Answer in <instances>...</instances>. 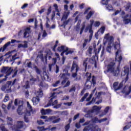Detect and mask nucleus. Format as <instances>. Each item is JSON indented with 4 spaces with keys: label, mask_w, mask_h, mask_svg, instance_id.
<instances>
[{
    "label": "nucleus",
    "mask_w": 131,
    "mask_h": 131,
    "mask_svg": "<svg viewBox=\"0 0 131 131\" xmlns=\"http://www.w3.org/2000/svg\"><path fill=\"white\" fill-rule=\"evenodd\" d=\"M114 38L113 36H110V34H106L103 39V45L105 46L108 45L106 48V51L108 54H111V49L112 47H114L115 50H117V52H116V61L119 62V64H120L121 60H122V56H121V51H120V43L118 42H116L113 43Z\"/></svg>",
    "instance_id": "f257e3e1"
},
{
    "label": "nucleus",
    "mask_w": 131,
    "mask_h": 131,
    "mask_svg": "<svg viewBox=\"0 0 131 131\" xmlns=\"http://www.w3.org/2000/svg\"><path fill=\"white\" fill-rule=\"evenodd\" d=\"M107 72L111 73L114 76H117L119 74V67H116L115 60L109 63L107 67Z\"/></svg>",
    "instance_id": "f03ea898"
},
{
    "label": "nucleus",
    "mask_w": 131,
    "mask_h": 131,
    "mask_svg": "<svg viewBox=\"0 0 131 131\" xmlns=\"http://www.w3.org/2000/svg\"><path fill=\"white\" fill-rule=\"evenodd\" d=\"M58 89H53V92H54L51 94V99L47 105L45 106V108H48V107L51 106H56L58 104V100L55 99L57 98V95L60 94V91H56Z\"/></svg>",
    "instance_id": "7ed1b4c3"
},
{
    "label": "nucleus",
    "mask_w": 131,
    "mask_h": 131,
    "mask_svg": "<svg viewBox=\"0 0 131 131\" xmlns=\"http://www.w3.org/2000/svg\"><path fill=\"white\" fill-rule=\"evenodd\" d=\"M83 129V131H101V128H99L98 125L93 123H91V121H87L85 122L83 125H88Z\"/></svg>",
    "instance_id": "20e7f679"
},
{
    "label": "nucleus",
    "mask_w": 131,
    "mask_h": 131,
    "mask_svg": "<svg viewBox=\"0 0 131 131\" xmlns=\"http://www.w3.org/2000/svg\"><path fill=\"white\" fill-rule=\"evenodd\" d=\"M95 58H98L97 56H93L91 58H86L84 60L83 62V66L84 67L85 70H86L88 68V65L89 64H94V67L97 68V60H96Z\"/></svg>",
    "instance_id": "39448f33"
},
{
    "label": "nucleus",
    "mask_w": 131,
    "mask_h": 131,
    "mask_svg": "<svg viewBox=\"0 0 131 131\" xmlns=\"http://www.w3.org/2000/svg\"><path fill=\"white\" fill-rule=\"evenodd\" d=\"M86 75L87 76V80L85 83V88L86 90H89V89H91L92 84H93V86H95V85L96 84V80L93 78L92 81H90V79L92 78V74L91 73H86Z\"/></svg>",
    "instance_id": "423d86ee"
},
{
    "label": "nucleus",
    "mask_w": 131,
    "mask_h": 131,
    "mask_svg": "<svg viewBox=\"0 0 131 131\" xmlns=\"http://www.w3.org/2000/svg\"><path fill=\"white\" fill-rule=\"evenodd\" d=\"M17 81V79H15L12 82V81H8V84L4 85L1 87V90L5 93H11L12 90H11V87L10 85H14Z\"/></svg>",
    "instance_id": "0eeeda50"
},
{
    "label": "nucleus",
    "mask_w": 131,
    "mask_h": 131,
    "mask_svg": "<svg viewBox=\"0 0 131 131\" xmlns=\"http://www.w3.org/2000/svg\"><path fill=\"white\" fill-rule=\"evenodd\" d=\"M36 97H33L32 99V102H33V105H37L39 102L40 99L39 98H41L42 96H43V93H42V91L41 89L39 90L36 93Z\"/></svg>",
    "instance_id": "6e6552de"
},
{
    "label": "nucleus",
    "mask_w": 131,
    "mask_h": 131,
    "mask_svg": "<svg viewBox=\"0 0 131 131\" xmlns=\"http://www.w3.org/2000/svg\"><path fill=\"white\" fill-rule=\"evenodd\" d=\"M12 71L13 69L12 68H9V67H4L1 70V72L2 73H6V75L5 76V78L3 79L2 81H6L7 80V78H8V76L11 75Z\"/></svg>",
    "instance_id": "1a4fd4ad"
},
{
    "label": "nucleus",
    "mask_w": 131,
    "mask_h": 131,
    "mask_svg": "<svg viewBox=\"0 0 131 131\" xmlns=\"http://www.w3.org/2000/svg\"><path fill=\"white\" fill-rule=\"evenodd\" d=\"M57 50L58 52H62V53H61V56H63L64 54L67 56V55L73 53V51L69 50L66 46H64L58 47Z\"/></svg>",
    "instance_id": "9d476101"
},
{
    "label": "nucleus",
    "mask_w": 131,
    "mask_h": 131,
    "mask_svg": "<svg viewBox=\"0 0 131 131\" xmlns=\"http://www.w3.org/2000/svg\"><path fill=\"white\" fill-rule=\"evenodd\" d=\"M79 70V68L76 63V62L74 61L71 68V72H72V77L75 78L77 76V72Z\"/></svg>",
    "instance_id": "9b49d317"
},
{
    "label": "nucleus",
    "mask_w": 131,
    "mask_h": 131,
    "mask_svg": "<svg viewBox=\"0 0 131 131\" xmlns=\"http://www.w3.org/2000/svg\"><path fill=\"white\" fill-rule=\"evenodd\" d=\"M27 109L26 112L25 114L24 119L26 122H28V116H30V113L32 112V106L29 103V102H27Z\"/></svg>",
    "instance_id": "f8f14e48"
},
{
    "label": "nucleus",
    "mask_w": 131,
    "mask_h": 131,
    "mask_svg": "<svg viewBox=\"0 0 131 131\" xmlns=\"http://www.w3.org/2000/svg\"><path fill=\"white\" fill-rule=\"evenodd\" d=\"M129 73V67L125 66L123 68L121 76H126V81L128 79V74Z\"/></svg>",
    "instance_id": "ddd939ff"
},
{
    "label": "nucleus",
    "mask_w": 131,
    "mask_h": 131,
    "mask_svg": "<svg viewBox=\"0 0 131 131\" xmlns=\"http://www.w3.org/2000/svg\"><path fill=\"white\" fill-rule=\"evenodd\" d=\"M23 121H18L16 123V125H13L11 128L13 131H19L20 128L23 127Z\"/></svg>",
    "instance_id": "4468645a"
},
{
    "label": "nucleus",
    "mask_w": 131,
    "mask_h": 131,
    "mask_svg": "<svg viewBox=\"0 0 131 131\" xmlns=\"http://www.w3.org/2000/svg\"><path fill=\"white\" fill-rule=\"evenodd\" d=\"M48 58L49 60H51V59H52V52H51V50H47L45 51V57L44 58L45 62H44V64H47Z\"/></svg>",
    "instance_id": "2eb2a0df"
},
{
    "label": "nucleus",
    "mask_w": 131,
    "mask_h": 131,
    "mask_svg": "<svg viewBox=\"0 0 131 131\" xmlns=\"http://www.w3.org/2000/svg\"><path fill=\"white\" fill-rule=\"evenodd\" d=\"M123 85L122 82H121L120 83L118 82H116L114 83L113 86L115 92H116V91H119L122 88Z\"/></svg>",
    "instance_id": "dca6fc26"
},
{
    "label": "nucleus",
    "mask_w": 131,
    "mask_h": 131,
    "mask_svg": "<svg viewBox=\"0 0 131 131\" xmlns=\"http://www.w3.org/2000/svg\"><path fill=\"white\" fill-rule=\"evenodd\" d=\"M41 78L42 80H46L47 81H51V78L49 77V75L47 73V72L43 71L42 74H41Z\"/></svg>",
    "instance_id": "f3484780"
},
{
    "label": "nucleus",
    "mask_w": 131,
    "mask_h": 131,
    "mask_svg": "<svg viewBox=\"0 0 131 131\" xmlns=\"http://www.w3.org/2000/svg\"><path fill=\"white\" fill-rule=\"evenodd\" d=\"M23 101H19L18 102V108L17 109V113L19 115H22L23 113Z\"/></svg>",
    "instance_id": "a211bd4d"
},
{
    "label": "nucleus",
    "mask_w": 131,
    "mask_h": 131,
    "mask_svg": "<svg viewBox=\"0 0 131 131\" xmlns=\"http://www.w3.org/2000/svg\"><path fill=\"white\" fill-rule=\"evenodd\" d=\"M83 112H84L85 113H87L84 115V117H86L87 118H92V114H91V110H89L88 108H84L83 110Z\"/></svg>",
    "instance_id": "6ab92c4d"
},
{
    "label": "nucleus",
    "mask_w": 131,
    "mask_h": 131,
    "mask_svg": "<svg viewBox=\"0 0 131 131\" xmlns=\"http://www.w3.org/2000/svg\"><path fill=\"white\" fill-rule=\"evenodd\" d=\"M30 33H31V30H30V28H26L24 33V38H27V37H29Z\"/></svg>",
    "instance_id": "aec40b11"
},
{
    "label": "nucleus",
    "mask_w": 131,
    "mask_h": 131,
    "mask_svg": "<svg viewBox=\"0 0 131 131\" xmlns=\"http://www.w3.org/2000/svg\"><path fill=\"white\" fill-rule=\"evenodd\" d=\"M122 93L123 94H124L126 96H128V95H129L131 93V86L128 87L127 90L126 89V87H125L124 89L122 90Z\"/></svg>",
    "instance_id": "412c9836"
},
{
    "label": "nucleus",
    "mask_w": 131,
    "mask_h": 131,
    "mask_svg": "<svg viewBox=\"0 0 131 131\" xmlns=\"http://www.w3.org/2000/svg\"><path fill=\"white\" fill-rule=\"evenodd\" d=\"M48 120H50V121H52L53 123H58L59 121H60V118H57L55 116H52L48 119Z\"/></svg>",
    "instance_id": "4be33fe9"
},
{
    "label": "nucleus",
    "mask_w": 131,
    "mask_h": 131,
    "mask_svg": "<svg viewBox=\"0 0 131 131\" xmlns=\"http://www.w3.org/2000/svg\"><path fill=\"white\" fill-rule=\"evenodd\" d=\"M52 112V110L50 109H46L45 110L42 108L41 110V113L42 115H49Z\"/></svg>",
    "instance_id": "5701e85b"
},
{
    "label": "nucleus",
    "mask_w": 131,
    "mask_h": 131,
    "mask_svg": "<svg viewBox=\"0 0 131 131\" xmlns=\"http://www.w3.org/2000/svg\"><path fill=\"white\" fill-rule=\"evenodd\" d=\"M106 120H107L106 118L99 120L98 118L95 117L93 119V121L95 123H101V122H104V121H106Z\"/></svg>",
    "instance_id": "b1692460"
},
{
    "label": "nucleus",
    "mask_w": 131,
    "mask_h": 131,
    "mask_svg": "<svg viewBox=\"0 0 131 131\" xmlns=\"http://www.w3.org/2000/svg\"><path fill=\"white\" fill-rule=\"evenodd\" d=\"M102 108L101 106H94L93 107L92 109H91V114L92 113H94V112H99L100 110Z\"/></svg>",
    "instance_id": "393cba45"
},
{
    "label": "nucleus",
    "mask_w": 131,
    "mask_h": 131,
    "mask_svg": "<svg viewBox=\"0 0 131 131\" xmlns=\"http://www.w3.org/2000/svg\"><path fill=\"white\" fill-rule=\"evenodd\" d=\"M59 76L60 77H61V78L63 79V80L61 82V84H64V83L66 82V80L68 79V78H67V76L66 75V74H60Z\"/></svg>",
    "instance_id": "a878e982"
},
{
    "label": "nucleus",
    "mask_w": 131,
    "mask_h": 131,
    "mask_svg": "<svg viewBox=\"0 0 131 131\" xmlns=\"http://www.w3.org/2000/svg\"><path fill=\"white\" fill-rule=\"evenodd\" d=\"M109 109H110L109 106L106 107L105 108L104 112H103L102 114L99 115V117H103V116H104V115H106V114H107V113H108V111Z\"/></svg>",
    "instance_id": "bb28decb"
},
{
    "label": "nucleus",
    "mask_w": 131,
    "mask_h": 131,
    "mask_svg": "<svg viewBox=\"0 0 131 131\" xmlns=\"http://www.w3.org/2000/svg\"><path fill=\"white\" fill-rule=\"evenodd\" d=\"M52 62H53V63L49 65V71H51L52 66H53V65H55V64H56V63H57V59L55 58H53L52 59Z\"/></svg>",
    "instance_id": "cd10ccee"
},
{
    "label": "nucleus",
    "mask_w": 131,
    "mask_h": 131,
    "mask_svg": "<svg viewBox=\"0 0 131 131\" xmlns=\"http://www.w3.org/2000/svg\"><path fill=\"white\" fill-rule=\"evenodd\" d=\"M95 92H96V89H95L92 92L91 94H90L89 97H88L86 99V101L87 102H89L90 101H91V99H92V97H93V96L94 95V93H95Z\"/></svg>",
    "instance_id": "c85d7f7f"
},
{
    "label": "nucleus",
    "mask_w": 131,
    "mask_h": 131,
    "mask_svg": "<svg viewBox=\"0 0 131 131\" xmlns=\"http://www.w3.org/2000/svg\"><path fill=\"white\" fill-rule=\"evenodd\" d=\"M94 11H90L88 15L86 16V19L88 20H89L90 19V18H91L92 17V16H93V15H94Z\"/></svg>",
    "instance_id": "c756f323"
},
{
    "label": "nucleus",
    "mask_w": 131,
    "mask_h": 131,
    "mask_svg": "<svg viewBox=\"0 0 131 131\" xmlns=\"http://www.w3.org/2000/svg\"><path fill=\"white\" fill-rule=\"evenodd\" d=\"M92 28H93V27L91 26H90L89 25H88V26L86 27V28L84 29V32H86L87 31H89V30L90 32V30H92Z\"/></svg>",
    "instance_id": "7c9ffc66"
},
{
    "label": "nucleus",
    "mask_w": 131,
    "mask_h": 131,
    "mask_svg": "<svg viewBox=\"0 0 131 131\" xmlns=\"http://www.w3.org/2000/svg\"><path fill=\"white\" fill-rule=\"evenodd\" d=\"M7 122H8V125H12V123L13 122V119H12V118L8 117Z\"/></svg>",
    "instance_id": "2f4dec72"
},
{
    "label": "nucleus",
    "mask_w": 131,
    "mask_h": 131,
    "mask_svg": "<svg viewBox=\"0 0 131 131\" xmlns=\"http://www.w3.org/2000/svg\"><path fill=\"white\" fill-rule=\"evenodd\" d=\"M105 56H106V52L105 51V49L103 48L101 51L100 57L101 58H103V59H104V58H105Z\"/></svg>",
    "instance_id": "473e14b6"
},
{
    "label": "nucleus",
    "mask_w": 131,
    "mask_h": 131,
    "mask_svg": "<svg viewBox=\"0 0 131 131\" xmlns=\"http://www.w3.org/2000/svg\"><path fill=\"white\" fill-rule=\"evenodd\" d=\"M105 31V27H102L98 31L97 33H101V34H103Z\"/></svg>",
    "instance_id": "72a5a7b5"
},
{
    "label": "nucleus",
    "mask_w": 131,
    "mask_h": 131,
    "mask_svg": "<svg viewBox=\"0 0 131 131\" xmlns=\"http://www.w3.org/2000/svg\"><path fill=\"white\" fill-rule=\"evenodd\" d=\"M106 10L108 11H113V7L111 5H106Z\"/></svg>",
    "instance_id": "f704fd0d"
},
{
    "label": "nucleus",
    "mask_w": 131,
    "mask_h": 131,
    "mask_svg": "<svg viewBox=\"0 0 131 131\" xmlns=\"http://www.w3.org/2000/svg\"><path fill=\"white\" fill-rule=\"evenodd\" d=\"M94 49L96 55H97V54H99V53H100V51H101V47L99 48L98 49H96V46H94Z\"/></svg>",
    "instance_id": "c9c22d12"
},
{
    "label": "nucleus",
    "mask_w": 131,
    "mask_h": 131,
    "mask_svg": "<svg viewBox=\"0 0 131 131\" xmlns=\"http://www.w3.org/2000/svg\"><path fill=\"white\" fill-rule=\"evenodd\" d=\"M95 102H96V99L95 98V97H93L92 99V100L91 101H90L86 104V106H89V105H91V104H94V103H95Z\"/></svg>",
    "instance_id": "e433bc0d"
},
{
    "label": "nucleus",
    "mask_w": 131,
    "mask_h": 131,
    "mask_svg": "<svg viewBox=\"0 0 131 131\" xmlns=\"http://www.w3.org/2000/svg\"><path fill=\"white\" fill-rule=\"evenodd\" d=\"M37 128L39 129V131H46L49 129V128H45L44 126L38 127Z\"/></svg>",
    "instance_id": "4c0bfd02"
},
{
    "label": "nucleus",
    "mask_w": 131,
    "mask_h": 131,
    "mask_svg": "<svg viewBox=\"0 0 131 131\" xmlns=\"http://www.w3.org/2000/svg\"><path fill=\"white\" fill-rule=\"evenodd\" d=\"M69 23V20L63 21V24L62 25H61V27H63V28H65L66 25H67V24H68Z\"/></svg>",
    "instance_id": "58836bf2"
},
{
    "label": "nucleus",
    "mask_w": 131,
    "mask_h": 131,
    "mask_svg": "<svg viewBox=\"0 0 131 131\" xmlns=\"http://www.w3.org/2000/svg\"><path fill=\"white\" fill-rule=\"evenodd\" d=\"M34 68L35 70V71L37 74H40V70H39V69H38L37 67L35 66Z\"/></svg>",
    "instance_id": "ea45409f"
},
{
    "label": "nucleus",
    "mask_w": 131,
    "mask_h": 131,
    "mask_svg": "<svg viewBox=\"0 0 131 131\" xmlns=\"http://www.w3.org/2000/svg\"><path fill=\"white\" fill-rule=\"evenodd\" d=\"M62 106V103L57 104L56 105L53 106L54 109H59Z\"/></svg>",
    "instance_id": "a19ab883"
},
{
    "label": "nucleus",
    "mask_w": 131,
    "mask_h": 131,
    "mask_svg": "<svg viewBox=\"0 0 131 131\" xmlns=\"http://www.w3.org/2000/svg\"><path fill=\"white\" fill-rule=\"evenodd\" d=\"M17 57V54H15L14 55L12 56V59L11 60V61H15V60H16V59H19V57Z\"/></svg>",
    "instance_id": "79ce46f5"
},
{
    "label": "nucleus",
    "mask_w": 131,
    "mask_h": 131,
    "mask_svg": "<svg viewBox=\"0 0 131 131\" xmlns=\"http://www.w3.org/2000/svg\"><path fill=\"white\" fill-rule=\"evenodd\" d=\"M89 33H90V35H89V40L91 41L92 40L94 32H93V30H90Z\"/></svg>",
    "instance_id": "37998d69"
},
{
    "label": "nucleus",
    "mask_w": 131,
    "mask_h": 131,
    "mask_svg": "<svg viewBox=\"0 0 131 131\" xmlns=\"http://www.w3.org/2000/svg\"><path fill=\"white\" fill-rule=\"evenodd\" d=\"M59 84H60V80L57 81L55 83L53 84V86L56 88V86H58Z\"/></svg>",
    "instance_id": "c03bdc74"
},
{
    "label": "nucleus",
    "mask_w": 131,
    "mask_h": 131,
    "mask_svg": "<svg viewBox=\"0 0 131 131\" xmlns=\"http://www.w3.org/2000/svg\"><path fill=\"white\" fill-rule=\"evenodd\" d=\"M37 57L40 58V59H41V60L42 62L45 61L44 59H43V55L42 54H40L39 55H38Z\"/></svg>",
    "instance_id": "a18cd8bd"
},
{
    "label": "nucleus",
    "mask_w": 131,
    "mask_h": 131,
    "mask_svg": "<svg viewBox=\"0 0 131 131\" xmlns=\"http://www.w3.org/2000/svg\"><path fill=\"white\" fill-rule=\"evenodd\" d=\"M49 22H50V19L49 18H47V20L46 23V26L47 28H51V27L50 26V24H49Z\"/></svg>",
    "instance_id": "49530a36"
},
{
    "label": "nucleus",
    "mask_w": 131,
    "mask_h": 131,
    "mask_svg": "<svg viewBox=\"0 0 131 131\" xmlns=\"http://www.w3.org/2000/svg\"><path fill=\"white\" fill-rule=\"evenodd\" d=\"M85 27V25H84V24H83L82 26V27L80 29V34L81 35L82 34V33L83 32V30H84V28Z\"/></svg>",
    "instance_id": "de8ad7c7"
},
{
    "label": "nucleus",
    "mask_w": 131,
    "mask_h": 131,
    "mask_svg": "<svg viewBox=\"0 0 131 131\" xmlns=\"http://www.w3.org/2000/svg\"><path fill=\"white\" fill-rule=\"evenodd\" d=\"M10 45H11V41H8L7 43H6L4 46V50H6L7 48L10 46Z\"/></svg>",
    "instance_id": "09e8293b"
},
{
    "label": "nucleus",
    "mask_w": 131,
    "mask_h": 131,
    "mask_svg": "<svg viewBox=\"0 0 131 131\" xmlns=\"http://www.w3.org/2000/svg\"><path fill=\"white\" fill-rule=\"evenodd\" d=\"M59 43V41L58 40L56 41V44L54 45V46L53 47L52 50L53 51H54V52H55V51H56V48H57V47H58V43Z\"/></svg>",
    "instance_id": "8fccbe9b"
},
{
    "label": "nucleus",
    "mask_w": 131,
    "mask_h": 131,
    "mask_svg": "<svg viewBox=\"0 0 131 131\" xmlns=\"http://www.w3.org/2000/svg\"><path fill=\"white\" fill-rule=\"evenodd\" d=\"M88 41H89V40H88V39H85L84 40V42H83V45H82V48L83 49H84V48H85V46H86V43H88Z\"/></svg>",
    "instance_id": "3c124183"
},
{
    "label": "nucleus",
    "mask_w": 131,
    "mask_h": 131,
    "mask_svg": "<svg viewBox=\"0 0 131 131\" xmlns=\"http://www.w3.org/2000/svg\"><path fill=\"white\" fill-rule=\"evenodd\" d=\"M8 101H9V95L6 94L4 99V102L6 103V102H8Z\"/></svg>",
    "instance_id": "603ef678"
},
{
    "label": "nucleus",
    "mask_w": 131,
    "mask_h": 131,
    "mask_svg": "<svg viewBox=\"0 0 131 131\" xmlns=\"http://www.w3.org/2000/svg\"><path fill=\"white\" fill-rule=\"evenodd\" d=\"M101 23L99 21H95L94 23L95 27H99Z\"/></svg>",
    "instance_id": "864d4df0"
},
{
    "label": "nucleus",
    "mask_w": 131,
    "mask_h": 131,
    "mask_svg": "<svg viewBox=\"0 0 131 131\" xmlns=\"http://www.w3.org/2000/svg\"><path fill=\"white\" fill-rule=\"evenodd\" d=\"M108 2H109V0H102L101 4H102V5H106V6H107Z\"/></svg>",
    "instance_id": "5fc2aeb1"
},
{
    "label": "nucleus",
    "mask_w": 131,
    "mask_h": 131,
    "mask_svg": "<svg viewBox=\"0 0 131 131\" xmlns=\"http://www.w3.org/2000/svg\"><path fill=\"white\" fill-rule=\"evenodd\" d=\"M37 123H38L39 125H42V124H45V122H42V121L41 120H38V121H37Z\"/></svg>",
    "instance_id": "6e6d98bb"
},
{
    "label": "nucleus",
    "mask_w": 131,
    "mask_h": 131,
    "mask_svg": "<svg viewBox=\"0 0 131 131\" xmlns=\"http://www.w3.org/2000/svg\"><path fill=\"white\" fill-rule=\"evenodd\" d=\"M12 104H13V102H9L8 105V107H7V109L8 110H10V109H11V107H12Z\"/></svg>",
    "instance_id": "4d7b16f0"
},
{
    "label": "nucleus",
    "mask_w": 131,
    "mask_h": 131,
    "mask_svg": "<svg viewBox=\"0 0 131 131\" xmlns=\"http://www.w3.org/2000/svg\"><path fill=\"white\" fill-rule=\"evenodd\" d=\"M68 18L67 14H64L61 18V21H63V20H66Z\"/></svg>",
    "instance_id": "13d9d810"
},
{
    "label": "nucleus",
    "mask_w": 131,
    "mask_h": 131,
    "mask_svg": "<svg viewBox=\"0 0 131 131\" xmlns=\"http://www.w3.org/2000/svg\"><path fill=\"white\" fill-rule=\"evenodd\" d=\"M55 9L56 12H58L59 13V9H58V5L57 4H54L53 6Z\"/></svg>",
    "instance_id": "bf43d9fd"
},
{
    "label": "nucleus",
    "mask_w": 131,
    "mask_h": 131,
    "mask_svg": "<svg viewBox=\"0 0 131 131\" xmlns=\"http://www.w3.org/2000/svg\"><path fill=\"white\" fill-rule=\"evenodd\" d=\"M47 36H48V33H47V32L46 31V30H44L43 32V34L42 35V37H46Z\"/></svg>",
    "instance_id": "052dcab7"
},
{
    "label": "nucleus",
    "mask_w": 131,
    "mask_h": 131,
    "mask_svg": "<svg viewBox=\"0 0 131 131\" xmlns=\"http://www.w3.org/2000/svg\"><path fill=\"white\" fill-rule=\"evenodd\" d=\"M88 52L89 54H90V55H92V52H93V48H89L88 50Z\"/></svg>",
    "instance_id": "680f3d73"
},
{
    "label": "nucleus",
    "mask_w": 131,
    "mask_h": 131,
    "mask_svg": "<svg viewBox=\"0 0 131 131\" xmlns=\"http://www.w3.org/2000/svg\"><path fill=\"white\" fill-rule=\"evenodd\" d=\"M78 117H79V114H77V115L74 116L73 120H76V119H77V118H78Z\"/></svg>",
    "instance_id": "e2e57ef3"
},
{
    "label": "nucleus",
    "mask_w": 131,
    "mask_h": 131,
    "mask_svg": "<svg viewBox=\"0 0 131 131\" xmlns=\"http://www.w3.org/2000/svg\"><path fill=\"white\" fill-rule=\"evenodd\" d=\"M129 8H130V3H128L127 4L126 7V11H128V10H129Z\"/></svg>",
    "instance_id": "0e129e2a"
},
{
    "label": "nucleus",
    "mask_w": 131,
    "mask_h": 131,
    "mask_svg": "<svg viewBox=\"0 0 131 131\" xmlns=\"http://www.w3.org/2000/svg\"><path fill=\"white\" fill-rule=\"evenodd\" d=\"M69 92H70V93H71V92H75V87H73V88H72L70 90V91H69Z\"/></svg>",
    "instance_id": "69168bd1"
},
{
    "label": "nucleus",
    "mask_w": 131,
    "mask_h": 131,
    "mask_svg": "<svg viewBox=\"0 0 131 131\" xmlns=\"http://www.w3.org/2000/svg\"><path fill=\"white\" fill-rule=\"evenodd\" d=\"M59 67H58V66H56V70H55V73H59Z\"/></svg>",
    "instance_id": "338daca9"
},
{
    "label": "nucleus",
    "mask_w": 131,
    "mask_h": 131,
    "mask_svg": "<svg viewBox=\"0 0 131 131\" xmlns=\"http://www.w3.org/2000/svg\"><path fill=\"white\" fill-rule=\"evenodd\" d=\"M75 126H76V127H77V128H80V123H77L75 124Z\"/></svg>",
    "instance_id": "774afa93"
}]
</instances>
